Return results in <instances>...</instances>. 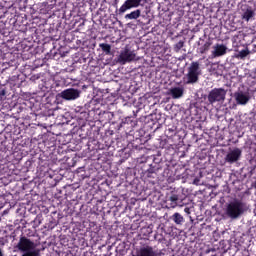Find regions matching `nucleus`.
Masks as SVG:
<instances>
[{
    "mask_svg": "<svg viewBox=\"0 0 256 256\" xmlns=\"http://www.w3.org/2000/svg\"><path fill=\"white\" fill-rule=\"evenodd\" d=\"M172 219L176 225H183L185 222V218H183V216L178 212L173 214Z\"/></svg>",
    "mask_w": 256,
    "mask_h": 256,
    "instance_id": "obj_13",
    "label": "nucleus"
},
{
    "mask_svg": "<svg viewBox=\"0 0 256 256\" xmlns=\"http://www.w3.org/2000/svg\"><path fill=\"white\" fill-rule=\"evenodd\" d=\"M254 187L256 188V181L254 182Z\"/></svg>",
    "mask_w": 256,
    "mask_h": 256,
    "instance_id": "obj_22",
    "label": "nucleus"
},
{
    "mask_svg": "<svg viewBox=\"0 0 256 256\" xmlns=\"http://www.w3.org/2000/svg\"><path fill=\"white\" fill-rule=\"evenodd\" d=\"M2 95H5V91H2Z\"/></svg>",
    "mask_w": 256,
    "mask_h": 256,
    "instance_id": "obj_21",
    "label": "nucleus"
},
{
    "mask_svg": "<svg viewBox=\"0 0 256 256\" xmlns=\"http://www.w3.org/2000/svg\"><path fill=\"white\" fill-rule=\"evenodd\" d=\"M247 211V205L241 200H234L226 206V215L230 219H239Z\"/></svg>",
    "mask_w": 256,
    "mask_h": 256,
    "instance_id": "obj_2",
    "label": "nucleus"
},
{
    "mask_svg": "<svg viewBox=\"0 0 256 256\" xmlns=\"http://www.w3.org/2000/svg\"><path fill=\"white\" fill-rule=\"evenodd\" d=\"M99 47L102 49V51L104 53H106V55H110L111 54V45L105 44V43H101V44H99Z\"/></svg>",
    "mask_w": 256,
    "mask_h": 256,
    "instance_id": "obj_15",
    "label": "nucleus"
},
{
    "mask_svg": "<svg viewBox=\"0 0 256 256\" xmlns=\"http://www.w3.org/2000/svg\"><path fill=\"white\" fill-rule=\"evenodd\" d=\"M241 154L242 151L239 148H234L230 150L225 157L226 163H237V161L241 159Z\"/></svg>",
    "mask_w": 256,
    "mask_h": 256,
    "instance_id": "obj_8",
    "label": "nucleus"
},
{
    "mask_svg": "<svg viewBox=\"0 0 256 256\" xmlns=\"http://www.w3.org/2000/svg\"><path fill=\"white\" fill-rule=\"evenodd\" d=\"M210 47H211V42H206L202 47H200V53L202 55L203 53H207Z\"/></svg>",
    "mask_w": 256,
    "mask_h": 256,
    "instance_id": "obj_18",
    "label": "nucleus"
},
{
    "mask_svg": "<svg viewBox=\"0 0 256 256\" xmlns=\"http://www.w3.org/2000/svg\"><path fill=\"white\" fill-rule=\"evenodd\" d=\"M167 201H170V207H172V209H175V207H177V201H179V195L171 193L167 197Z\"/></svg>",
    "mask_w": 256,
    "mask_h": 256,
    "instance_id": "obj_12",
    "label": "nucleus"
},
{
    "mask_svg": "<svg viewBox=\"0 0 256 256\" xmlns=\"http://www.w3.org/2000/svg\"><path fill=\"white\" fill-rule=\"evenodd\" d=\"M135 57H137L135 52L126 47L120 52L118 61L122 65H125V63H131V61H135Z\"/></svg>",
    "mask_w": 256,
    "mask_h": 256,
    "instance_id": "obj_5",
    "label": "nucleus"
},
{
    "mask_svg": "<svg viewBox=\"0 0 256 256\" xmlns=\"http://www.w3.org/2000/svg\"><path fill=\"white\" fill-rule=\"evenodd\" d=\"M227 96V91L223 88H214L208 94V101L210 105L213 103H223L225 97Z\"/></svg>",
    "mask_w": 256,
    "mask_h": 256,
    "instance_id": "obj_3",
    "label": "nucleus"
},
{
    "mask_svg": "<svg viewBox=\"0 0 256 256\" xmlns=\"http://www.w3.org/2000/svg\"><path fill=\"white\" fill-rule=\"evenodd\" d=\"M234 99L237 105H247L251 99L249 92L238 90L234 93Z\"/></svg>",
    "mask_w": 256,
    "mask_h": 256,
    "instance_id": "obj_6",
    "label": "nucleus"
},
{
    "mask_svg": "<svg viewBox=\"0 0 256 256\" xmlns=\"http://www.w3.org/2000/svg\"><path fill=\"white\" fill-rule=\"evenodd\" d=\"M139 17H141V10L139 9L134 10L131 13L125 15V19H130V20L139 19Z\"/></svg>",
    "mask_w": 256,
    "mask_h": 256,
    "instance_id": "obj_14",
    "label": "nucleus"
},
{
    "mask_svg": "<svg viewBox=\"0 0 256 256\" xmlns=\"http://www.w3.org/2000/svg\"><path fill=\"white\" fill-rule=\"evenodd\" d=\"M227 54V46L224 44H216L213 46L212 55L213 57H223Z\"/></svg>",
    "mask_w": 256,
    "mask_h": 256,
    "instance_id": "obj_10",
    "label": "nucleus"
},
{
    "mask_svg": "<svg viewBox=\"0 0 256 256\" xmlns=\"http://www.w3.org/2000/svg\"><path fill=\"white\" fill-rule=\"evenodd\" d=\"M141 1L143 0H126L119 8V13L123 14L129 11V9H137L141 5Z\"/></svg>",
    "mask_w": 256,
    "mask_h": 256,
    "instance_id": "obj_7",
    "label": "nucleus"
},
{
    "mask_svg": "<svg viewBox=\"0 0 256 256\" xmlns=\"http://www.w3.org/2000/svg\"><path fill=\"white\" fill-rule=\"evenodd\" d=\"M202 71L198 61L192 62L187 68V73L183 77L184 85H195L199 83Z\"/></svg>",
    "mask_w": 256,
    "mask_h": 256,
    "instance_id": "obj_1",
    "label": "nucleus"
},
{
    "mask_svg": "<svg viewBox=\"0 0 256 256\" xmlns=\"http://www.w3.org/2000/svg\"><path fill=\"white\" fill-rule=\"evenodd\" d=\"M254 17H255V10H253V8L247 7L246 9L243 10L242 19L244 21L249 22Z\"/></svg>",
    "mask_w": 256,
    "mask_h": 256,
    "instance_id": "obj_11",
    "label": "nucleus"
},
{
    "mask_svg": "<svg viewBox=\"0 0 256 256\" xmlns=\"http://www.w3.org/2000/svg\"><path fill=\"white\" fill-rule=\"evenodd\" d=\"M184 211L189 215V213H191V211H190V209L188 208V207H186L185 209H184Z\"/></svg>",
    "mask_w": 256,
    "mask_h": 256,
    "instance_id": "obj_19",
    "label": "nucleus"
},
{
    "mask_svg": "<svg viewBox=\"0 0 256 256\" xmlns=\"http://www.w3.org/2000/svg\"><path fill=\"white\" fill-rule=\"evenodd\" d=\"M183 47H185V41L180 40L178 43L175 44L174 50L176 51V53H179V51H181Z\"/></svg>",
    "mask_w": 256,
    "mask_h": 256,
    "instance_id": "obj_17",
    "label": "nucleus"
},
{
    "mask_svg": "<svg viewBox=\"0 0 256 256\" xmlns=\"http://www.w3.org/2000/svg\"><path fill=\"white\" fill-rule=\"evenodd\" d=\"M59 96L65 101H75L81 97V90L75 88H68L62 91Z\"/></svg>",
    "mask_w": 256,
    "mask_h": 256,
    "instance_id": "obj_4",
    "label": "nucleus"
},
{
    "mask_svg": "<svg viewBox=\"0 0 256 256\" xmlns=\"http://www.w3.org/2000/svg\"><path fill=\"white\" fill-rule=\"evenodd\" d=\"M249 49L248 48H245L243 50H241L240 52H238L237 54V58L238 59H245V57H247V55H249Z\"/></svg>",
    "mask_w": 256,
    "mask_h": 256,
    "instance_id": "obj_16",
    "label": "nucleus"
},
{
    "mask_svg": "<svg viewBox=\"0 0 256 256\" xmlns=\"http://www.w3.org/2000/svg\"><path fill=\"white\" fill-rule=\"evenodd\" d=\"M185 93V88L181 86L172 87L168 91V95H171L172 99H181Z\"/></svg>",
    "mask_w": 256,
    "mask_h": 256,
    "instance_id": "obj_9",
    "label": "nucleus"
},
{
    "mask_svg": "<svg viewBox=\"0 0 256 256\" xmlns=\"http://www.w3.org/2000/svg\"><path fill=\"white\" fill-rule=\"evenodd\" d=\"M0 256H5V254L3 253V249L0 248Z\"/></svg>",
    "mask_w": 256,
    "mask_h": 256,
    "instance_id": "obj_20",
    "label": "nucleus"
}]
</instances>
